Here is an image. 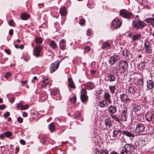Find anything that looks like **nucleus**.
Here are the masks:
<instances>
[{"instance_id": "nucleus-1", "label": "nucleus", "mask_w": 154, "mask_h": 154, "mask_svg": "<svg viewBox=\"0 0 154 154\" xmlns=\"http://www.w3.org/2000/svg\"><path fill=\"white\" fill-rule=\"evenodd\" d=\"M132 26L134 28L138 29H143L146 26V24L142 21L134 19L133 21Z\"/></svg>"}, {"instance_id": "nucleus-2", "label": "nucleus", "mask_w": 154, "mask_h": 154, "mask_svg": "<svg viewBox=\"0 0 154 154\" xmlns=\"http://www.w3.org/2000/svg\"><path fill=\"white\" fill-rule=\"evenodd\" d=\"M87 91L85 89H82L81 92V98L82 102H85L87 101L88 97L86 95Z\"/></svg>"}, {"instance_id": "nucleus-3", "label": "nucleus", "mask_w": 154, "mask_h": 154, "mask_svg": "<svg viewBox=\"0 0 154 154\" xmlns=\"http://www.w3.org/2000/svg\"><path fill=\"white\" fill-rule=\"evenodd\" d=\"M120 15L123 17L126 18H129L132 15L130 12L127 11L125 10H121L120 11Z\"/></svg>"}, {"instance_id": "nucleus-4", "label": "nucleus", "mask_w": 154, "mask_h": 154, "mask_svg": "<svg viewBox=\"0 0 154 154\" xmlns=\"http://www.w3.org/2000/svg\"><path fill=\"white\" fill-rule=\"evenodd\" d=\"M123 149L128 152L131 153L134 151V147L131 144L126 143Z\"/></svg>"}, {"instance_id": "nucleus-5", "label": "nucleus", "mask_w": 154, "mask_h": 154, "mask_svg": "<svg viewBox=\"0 0 154 154\" xmlns=\"http://www.w3.org/2000/svg\"><path fill=\"white\" fill-rule=\"evenodd\" d=\"M119 58V56L117 55H114L109 57V62L110 65L114 64L116 62L118 61Z\"/></svg>"}, {"instance_id": "nucleus-6", "label": "nucleus", "mask_w": 154, "mask_h": 154, "mask_svg": "<svg viewBox=\"0 0 154 154\" xmlns=\"http://www.w3.org/2000/svg\"><path fill=\"white\" fill-rule=\"evenodd\" d=\"M145 129V127L144 125L142 124H139L136 126V132L138 134L142 133L144 131Z\"/></svg>"}, {"instance_id": "nucleus-7", "label": "nucleus", "mask_w": 154, "mask_h": 154, "mask_svg": "<svg viewBox=\"0 0 154 154\" xmlns=\"http://www.w3.org/2000/svg\"><path fill=\"white\" fill-rule=\"evenodd\" d=\"M60 62V61H58L57 63H55L51 65L50 69L51 73L54 72L58 68Z\"/></svg>"}, {"instance_id": "nucleus-8", "label": "nucleus", "mask_w": 154, "mask_h": 154, "mask_svg": "<svg viewBox=\"0 0 154 154\" xmlns=\"http://www.w3.org/2000/svg\"><path fill=\"white\" fill-rule=\"evenodd\" d=\"M127 109L126 107L124 108L122 112L121 115V119L122 121H126L127 119Z\"/></svg>"}, {"instance_id": "nucleus-9", "label": "nucleus", "mask_w": 154, "mask_h": 154, "mask_svg": "<svg viewBox=\"0 0 154 154\" xmlns=\"http://www.w3.org/2000/svg\"><path fill=\"white\" fill-rule=\"evenodd\" d=\"M42 51L41 47L38 45L36 46L34 49L33 54L36 57H39L40 56V53Z\"/></svg>"}, {"instance_id": "nucleus-10", "label": "nucleus", "mask_w": 154, "mask_h": 154, "mask_svg": "<svg viewBox=\"0 0 154 154\" xmlns=\"http://www.w3.org/2000/svg\"><path fill=\"white\" fill-rule=\"evenodd\" d=\"M119 97L121 101L124 103H126L130 100L128 95L125 94L120 95Z\"/></svg>"}, {"instance_id": "nucleus-11", "label": "nucleus", "mask_w": 154, "mask_h": 154, "mask_svg": "<svg viewBox=\"0 0 154 154\" xmlns=\"http://www.w3.org/2000/svg\"><path fill=\"white\" fill-rule=\"evenodd\" d=\"M122 22L118 19H115L112 21V25L113 27L116 28H118L120 26L122 23Z\"/></svg>"}, {"instance_id": "nucleus-12", "label": "nucleus", "mask_w": 154, "mask_h": 154, "mask_svg": "<svg viewBox=\"0 0 154 154\" xmlns=\"http://www.w3.org/2000/svg\"><path fill=\"white\" fill-rule=\"evenodd\" d=\"M122 53L127 60H130L132 59V55L130 53L128 50H126L123 51Z\"/></svg>"}, {"instance_id": "nucleus-13", "label": "nucleus", "mask_w": 154, "mask_h": 154, "mask_svg": "<svg viewBox=\"0 0 154 154\" xmlns=\"http://www.w3.org/2000/svg\"><path fill=\"white\" fill-rule=\"evenodd\" d=\"M128 67V64L125 61L123 60L121 61L119 64V68L120 69H126Z\"/></svg>"}, {"instance_id": "nucleus-14", "label": "nucleus", "mask_w": 154, "mask_h": 154, "mask_svg": "<svg viewBox=\"0 0 154 154\" xmlns=\"http://www.w3.org/2000/svg\"><path fill=\"white\" fill-rule=\"evenodd\" d=\"M122 132L120 131L115 130L114 131L113 134V139H119Z\"/></svg>"}, {"instance_id": "nucleus-15", "label": "nucleus", "mask_w": 154, "mask_h": 154, "mask_svg": "<svg viewBox=\"0 0 154 154\" xmlns=\"http://www.w3.org/2000/svg\"><path fill=\"white\" fill-rule=\"evenodd\" d=\"M66 40L63 39H61L60 42L59 47L62 50H64L66 49Z\"/></svg>"}, {"instance_id": "nucleus-16", "label": "nucleus", "mask_w": 154, "mask_h": 154, "mask_svg": "<svg viewBox=\"0 0 154 154\" xmlns=\"http://www.w3.org/2000/svg\"><path fill=\"white\" fill-rule=\"evenodd\" d=\"M98 105L100 107H105L108 106V104L106 100H101L99 103Z\"/></svg>"}, {"instance_id": "nucleus-17", "label": "nucleus", "mask_w": 154, "mask_h": 154, "mask_svg": "<svg viewBox=\"0 0 154 154\" xmlns=\"http://www.w3.org/2000/svg\"><path fill=\"white\" fill-rule=\"evenodd\" d=\"M147 88L149 90L152 89L153 87V83L151 80H149L147 81Z\"/></svg>"}, {"instance_id": "nucleus-18", "label": "nucleus", "mask_w": 154, "mask_h": 154, "mask_svg": "<svg viewBox=\"0 0 154 154\" xmlns=\"http://www.w3.org/2000/svg\"><path fill=\"white\" fill-rule=\"evenodd\" d=\"M141 35L140 34L133 35L132 36V40L133 42L140 40L141 38Z\"/></svg>"}, {"instance_id": "nucleus-19", "label": "nucleus", "mask_w": 154, "mask_h": 154, "mask_svg": "<svg viewBox=\"0 0 154 154\" xmlns=\"http://www.w3.org/2000/svg\"><path fill=\"white\" fill-rule=\"evenodd\" d=\"M116 108L114 106H110L108 108V111L110 113H114L116 111Z\"/></svg>"}, {"instance_id": "nucleus-20", "label": "nucleus", "mask_w": 154, "mask_h": 154, "mask_svg": "<svg viewBox=\"0 0 154 154\" xmlns=\"http://www.w3.org/2000/svg\"><path fill=\"white\" fill-rule=\"evenodd\" d=\"M104 98L106 100H108L109 104L111 103V100L110 98V96L109 93L106 92L104 94Z\"/></svg>"}, {"instance_id": "nucleus-21", "label": "nucleus", "mask_w": 154, "mask_h": 154, "mask_svg": "<svg viewBox=\"0 0 154 154\" xmlns=\"http://www.w3.org/2000/svg\"><path fill=\"white\" fill-rule=\"evenodd\" d=\"M60 12L61 15L62 16L66 15V7H62L60 8Z\"/></svg>"}, {"instance_id": "nucleus-22", "label": "nucleus", "mask_w": 154, "mask_h": 154, "mask_svg": "<svg viewBox=\"0 0 154 154\" xmlns=\"http://www.w3.org/2000/svg\"><path fill=\"white\" fill-rule=\"evenodd\" d=\"M128 93L131 95V96H133L135 92V90L132 87H129L128 89Z\"/></svg>"}, {"instance_id": "nucleus-23", "label": "nucleus", "mask_w": 154, "mask_h": 154, "mask_svg": "<svg viewBox=\"0 0 154 154\" xmlns=\"http://www.w3.org/2000/svg\"><path fill=\"white\" fill-rule=\"evenodd\" d=\"M40 98L42 101H45L48 98V96L46 93L45 92L42 93L40 95Z\"/></svg>"}, {"instance_id": "nucleus-24", "label": "nucleus", "mask_w": 154, "mask_h": 154, "mask_svg": "<svg viewBox=\"0 0 154 154\" xmlns=\"http://www.w3.org/2000/svg\"><path fill=\"white\" fill-rule=\"evenodd\" d=\"M153 114L151 112L147 113L146 115V118L148 121H150L153 117Z\"/></svg>"}, {"instance_id": "nucleus-25", "label": "nucleus", "mask_w": 154, "mask_h": 154, "mask_svg": "<svg viewBox=\"0 0 154 154\" xmlns=\"http://www.w3.org/2000/svg\"><path fill=\"white\" fill-rule=\"evenodd\" d=\"M68 82L69 85L71 88H75V86L71 78H70L68 79Z\"/></svg>"}, {"instance_id": "nucleus-26", "label": "nucleus", "mask_w": 154, "mask_h": 154, "mask_svg": "<svg viewBox=\"0 0 154 154\" xmlns=\"http://www.w3.org/2000/svg\"><path fill=\"white\" fill-rule=\"evenodd\" d=\"M107 80L109 82H112L116 80V77L112 75H109L107 76Z\"/></svg>"}, {"instance_id": "nucleus-27", "label": "nucleus", "mask_w": 154, "mask_h": 154, "mask_svg": "<svg viewBox=\"0 0 154 154\" xmlns=\"http://www.w3.org/2000/svg\"><path fill=\"white\" fill-rule=\"evenodd\" d=\"M141 109V106L140 105L134 104V105L133 111L135 112L140 111Z\"/></svg>"}, {"instance_id": "nucleus-28", "label": "nucleus", "mask_w": 154, "mask_h": 154, "mask_svg": "<svg viewBox=\"0 0 154 154\" xmlns=\"http://www.w3.org/2000/svg\"><path fill=\"white\" fill-rule=\"evenodd\" d=\"M28 106V105H23L21 103H20L17 105V107L20 108L22 110H24L27 109Z\"/></svg>"}, {"instance_id": "nucleus-29", "label": "nucleus", "mask_w": 154, "mask_h": 154, "mask_svg": "<svg viewBox=\"0 0 154 154\" xmlns=\"http://www.w3.org/2000/svg\"><path fill=\"white\" fill-rule=\"evenodd\" d=\"M48 128L51 132H54L55 130V126L53 123H51L49 125Z\"/></svg>"}, {"instance_id": "nucleus-30", "label": "nucleus", "mask_w": 154, "mask_h": 154, "mask_svg": "<svg viewBox=\"0 0 154 154\" xmlns=\"http://www.w3.org/2000/svg\"><path fill=\"white\" fill-rule=\"evenodd\" d=\"M49 45L53 49H55L57 47L56 44L54 41H51Z\"/></svg>"}, {"instance_id": "nucleus-31", "label": "nucleus", "mask_w": 154, "mask_h": 154, "mask_svg": "<svg viewBox=\"0 0 154 154\" xmlns=\"http://www.w3.org/2000/svg\"><path fill=\"white\" fill-rule=\"evenodd\" d=\"M122 133L129 137H134V135L126 131H123L122 132Z\"/></svg>"}, {"instance_id": "nucleus-32", "label": "nucleus", "mask_w": 154, "mask_h": 154, "mask_svg": "<svg viewBox=\"0 0 154 154\" xmlns=\"http://www.w3.org/2000/svg\"><path fill=\"white\" fill-rule=\"evenodd\" d=\"M21 18L23 20H26L29 17V15L26 13H22L21 15Z\"/></svg>"}, {"instance_id": "nucleus-33", "label": "nucleus", "mask_w": 154, "mask_h": 154, "mask_svg": "<svg viewBox=\"0 0 154 154\" xmlns=\"http://www.w3.org/2000/svg\"><path fill=\"white\" fill-rule=\"evenodd\" d=\"M111 121L108 118L106 119L105 120V123L106 125V126H108L109 128H110L111 126Z\"/></svg>"}, {"instance_id": "nucleus-34", "label": "nucleus", "mask_w": 154, "mask_h": 154, "mask_svg": "<svg viewBox=\"0 0 154 154\" xmlns=\"http://www.w3.org/2000/svg\"><path fill=\"white\" fill-rule=\"evenodd\" d=\"M111 46L110 45L108 42H104L102 46V48L103 49H105L107 47H110Z\"/></svg>"}, {"instance_id": "nucleus-35", "label": "nucleus", "mask_w": 154, "mask_h": 154, "mask_svg": "<svg viewBox=\"0 0 154 154\" xmlns=\"http://www.w3.org/2000/svg\"><path fill=\"white\" fill-rule=\"evenodd\" d=\"M87 87L89 89H92L94 87V84L92 82H89L87 84Z\"/></svg>"}, {"instance_id": "nucleus-36", "label": "nucleus", "mask_w": 154, "mask_h": 154, "mask_svg": "<svg viewBox=\"0 0 154 154\" xmlns=\"http://www.w3.org/2000/svg\"><path fill=\"white\" fill-rule=\"evenodd\" d=\"M137 83L140 86H143V79L139 78L138 79Z\"/></svg>"}, {"instance_id": "nucleus-37", "label": "nucleus", "mask_w": 154, "mask_h": 154, "mask_svg": "<svg viewBox=\"0 0 154 154\" xmlns=\"http://www.w3.org/2000/svg\"><path fill=\"white\" fill-rule=\"evenodd\" d=\"M109 89L110 91V92L112 94H113L114 93L115 90L116 89L115 86H110L109 87Z\"/></svg>"}, {"instance_id": "nucleus-38", "label": "nucleus", "mask_w": 154, "mask_h": 154, "mask_svg": "<svg viewBox=\"0 0 154 154\" xmlns=\"http://www.w3.org/2000/svg\"><path fill=\"white\" fill-rule=\"evenodd\" d=\"M4 135L7 137H9L12 135V133L10 131L5 132L4 133Z\"/></svg>"}, {"instance_id": "nucleus-39", "label": "nucleus", "mask_w": 154, "mask_h": 154, "mask_svg": "<svg viewBox=\"0 0 154 154\" xmlns=\"http://www.w3.org/2000/svg\"><path fill=\"white\" fill-rule=\"evenodd\" d=\"M145 51L148 53H151L152 52V49L151 47L145 48Z\"/></svg>"}, {"instance_id": "nucleus-40", "label": "nucleus", "mask_w": 154, "mask_h": 154, "mask_svg": "<svg viewBox=\"0 0 154 154\" xmlns=\"http://www.w3.org/2000/svg\"><path fill=\"white\" fill-rule=\"evenodd\" d=\"M144 46L145 48L151 47V44L150 43V42L149 41H146L144 43Z\"/></svg>"}, {"instance_id": "nucleus-41", "label": "nucleus", "mask_w": 154, "mask_h": 154, "mask_svg": "<svg viewBox=\"0 0 154 154\" xmlns=\"http://www.w3.org/2000/svg\"><path fill=\"white\" fill-rule=\"evenodd\" d=\"M100 154H109L108 150L106 149H101L100 151Z\"/></svg>"}, {"instance_id": "nucleus-42", "label": "nucleus", "mask_w": 154, "mask_h": 154, "mask_svg": "<svg viewBox=\"0 0 154 154\" xmlns=\"http://www.w3.org/2000/svg\"><path fill=\"white\" fill-rule=\"evenodd\" d=\"M46 80H44L43 81V83L42 85L41 86L42 87H45L48 83V82L47 80V78H46Z\"/></svg>"}, {"instance_id": "nucleus-43", "label": "nucleus", "mask_w": 154, "mask_h": 154, "mask_svg": "<svg viewBox=\"0 0 154 154\" xmlns=\"http://www.w3.org/2000/svg\"><path fill=\"white\" fill-rule=\"evenodd\" d=\"M35 42L37 43H41L42 42V38L40 37H37L35 38Z\"/></svg>"}, {"instance_id": "nucleus-44", "label": "nucleus", "mask_w": 154, "mask_h": 154, "mask_svg": "<svg viewBox=\"0 0 154 154\" xmlns=\"http://www.w3.org/2000/svg\"><path fill=\"white\" fill-rule=\"evenodd\" d=\"M143 140L142 142L143 145H146L148 143V140L147 137L146 136H144L143 138Z\"/></svg>"}, {"instance_id": "nucleus-45", "label": "nucleus", "mask_w": 154, "mask_h": 154, "mask_svg": "<svg viewBox=\"0 0 154 154\" xmlns=\"http://www.w3.org/2000/svg\"><path fill=\"white\" fill-rule=\"evenodd\" d=\"M76 96H73L71 98L70 101L72 103H74L76 101Z\"/></svg>"}, {"instance_id": "nucleus-46", "label": "nucleus", "mask_w": 154, "mask_h": 154, "mask_svg": "<svg viewBox=\"0 0 154 154\" xmlns=\"http://www.w3.org/2000/svg\"><path fill=\"white\" fill-rule=\"evenodd\" d=\"M112 118L114 119L117 122H119L120 121L119 119V118L115 115H112L111 116Z\"/></svg>"}, {"instance_id": "nucleus-47", "label": "nucleus", "mask_w": 154, "mask_h": 154, "mask_svg": "<svg viewBox=\"0 0 154 154\" xmlns=\"http://www.w3.org/2000/svg\"><path fill=\"white\" fill-rule=\"evenodd\" d=\"M11 73L10 72H7L4 76V77L8 79L9 77L11 75Z\"/></svg>"}, {"instance_id": "nucleus-48", "label": "nucleus", "mask_w": 154, "mask_h": 154, "mask_svg": "<svg viewBox=\"0 0 154 154\" xmlns=\"http://www.w3.org/2000/svg\"><path fill=\"white\" fill-rule=\"evenodd\" d=\"M8 23L10 26H14V23L13 20H10L8 22Z\"/></svg>"}, {"instance_id": "nucleus-49", "label": "nucleus", "mask_w": 154, "mask_h": 154, "mask_svg": "<svg viewBox=\"0 0 154 154\" xmlns=\"http://www.w3.org/2000/svg\"><path fill=\"white\" fill-rule=\"evenodd\" d=\"M80 115H81L80 113L78 111H77V112H75V114H74V116L75 117V118H77L79 117L80 116Z\"/></svg>"}, {"instance_id": "nucleus-50", "label": "nucleus", "mask_w": 154, "mask_h": 154, "mask_svg": "<svg viewBox=\"0 0 154 154\" xmlns=\"http://www.w3.org/2000/svg\"><path fill=\"white\" fill-rule=\"evenodd\" d=\"M145 64H146L145 62L143 61L142 62H141L140 63V64L139 65H140V66H141L143 68H144L145 66Z\"/></svg>"}, {"instance_id": "nucleus-51", "label": "nucleus", "mask_w": 154, "mask_h": 154, "mask_svg": "<svg viewBox=\"0 0 154 154\" xmlns=\"http://www.w3.org/2000/svg\"><path fill=\"white\" fill-rule=\"evenodd\" d=\"M85 23V20L84 19H82L80 20L79 23L81 25H83Z\"/></svg>"}, {"instance_id": "nucleus-52", "label": "nucleus", "mask_w": 154, "mask_h": 154, "mask_svg": "<svg viewBox=\"0 0 154 154\" xmlns=\"http://www.w3.org/2000/svg\"><path fill=\"white\" fill-rule=\"evenodd\" d=\"M10 113L9 112H6L4 115V116L5 118H6L7 117L9 116H10Z\"/></svg>"}, {"instance_id": "nucleus-53", "label": "nucleus", "mask_w": 154, "mask_h": 154, "mask_svg": "<svg viewBox=\"0 0 154 154\" xmlns=\"http://www.w3.org/2000/svg\"><path fill=\"white\" fill-rule=\"evenodd\" d=\"M85 50L87 51H89L90 50V48L89 46H86L85 48Z\"/></svg>"}, {"instance_id": "nucleus-54", "label": "nucleus", "mask_w": 154, "mask_h": 154, "mask_svg": "<svg viewBox=\"0 0 154 154\" xmlns=\"http://www.w3.org/2000/svg\"><path fill=\"white\" fill-rule=\"evenodd\" d=\"M5 51L7 54H10L11 53V51L9 49H5Z\"/></svg>"}, {"instance_id": "nucleus-55", "label": "nucleus", "mask_w": 154, "mask_h": 154, "mask_svg": "<svg viewBox=\"0 0 154 154\" xmlns=\"http://www.w3.org/2000/svg\"><path fill=\"white\" fill-rule=\"evenodd\" d=\"M17 120L18 122L20 123H22L23 121L22 119L19 117L17 118Z\"/></svg>"}, {"instance_id": "nucleus-56", "label": "nucleus", "mask_w": 154, "mask_h": 154, "mask_svg": "<svg viewBox=\"0 0 154 154\" xmlns=\"http://www.w3.org/2000/svg\"><path fill=\"white\" fill-rule=\"evenodd\" d=\"M128 152L122 149V152L120 154H128Z\"/></svg>"}, {"instance_id": "nucleus-57", "label": "nucleus", "mask_w": 154, "mask_h": 154, "mask_svg": "<svg viewBox=\"0 0 154 154\" xmlns=\"http://www.w3.org/2000/svg\"><path fill=\"white\" fill-rule=\"evenodd\" d=\"M20 142L22 144L24 145L25 144V141L23 140H20Z\"/></svg>"}, {"instance_id": "nucleus-58", "label": "nucleus", "mask_w": 154, "mask_h": 154, "mask_svg": "<svg viewBox=\"0 0 154 154\" xmlns=\"http://www.w3.org/2000/svg\"><path fill=\"white\" fill-rule=\"evenodd\" d=\"M5 108V106L4 105H0V109L1 110Z\"/></svg>"}, {"instance_id": "nucleus-59", "label": "nucleus", "mask_w": 154, "mask_h": 154, "mask_svg": "<svg viewBox=\"0 0 154 154\" xmlns=\"http://www.w3.org/2000/svg\"><path fill=\"white\" fill-rule=\"evenodd\" d=\"M13 30L12 29H11L9 31V33L11 35H12L13 34Z\"/></svg>"}, {"instance_id": "nucleus-60", "label": "nucleus", "mask_w": 154, "mask_h": 154, "mask_svg": "<svg viewBox=\"0 0 154 154\" xmlns=\"http://www.w3.org/2000/svg\"><path fill=\"white\" fill-rule=\"evenodd\" d=\"M23 116L24 117H26L27 116V114L26 112H24L23 113Z\"/></svg>"}, {"instance_id": "nucleus-61", "label": "nucleus", "mask_w": 154, "mask_h": 154, "mask_svg": "<svg viewBox=\"0 0 154 154\" xmlns=\"http://www.w3.org/2000/svg\"><path fill=\"white\" fill-rule=\"evenodd\" d=\"M15 100V98L14 97H12L11 99L10 100V102L12 103H13Z\"/></svg>"}, {"instance_id": "nucleus-62", "label": "nucleus", "mask_w": 154, "mask_h": 154, "mask_svg": "<svg viewBox=\"0 0 154 154\" xmlns=\"http://www.w3.org/2000/svg\"><path fill=\"white\" fill-rule=\"evenodd\" d=\"M96 71L94 70H92L91 71V73L92 74H94L96 73Z\"/></svg>"}, {"instance_id": "nucleus-63", "label": "nucleus", "mask_w": 154, "mask_h": 154, "mask_svg": "<svg viewBox=\"0 0 154 154\" xmlns=\"http://www.w3.org/2000/svg\"><path fill=\"white\" fill-rule=\"evenodd\" d=\"M4 134H1L0 135V138L2 139H3L4 137Z\"/></svg>"}, {"instance_id": "nucleus-64", "label": "nucleus", "mask_w": 154, "mask_h": 154, "mask_svg": "<svg viewBox=\"0 0 154 154\" xmlns=\"http://www.w3.org/2000/svg\"><path fill=\"white\" fill-rule=\"evenodd\" d=\"M110 154H119L114 151H113L112 152H111L110 153Z\"/></svg>"}]
</instances>
